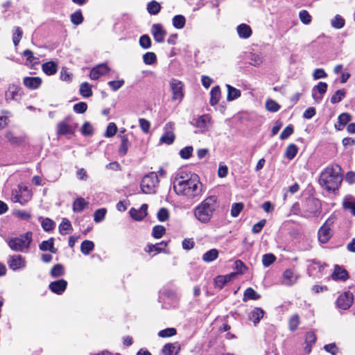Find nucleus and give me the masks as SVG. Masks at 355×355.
Here are the masks:
<instances>
[{
	"mask_svg": "<svg viewBox=\"0 0 355 355\" xmlns=\"http://www.w3.org/2000/svg\"><path fill=\"white\" fill-rule=\"evenodd\" d=\"M143 61L147 65H152L157 61L156 54L153 52H147L143 55Z\"/></svg>",
	"mask_w": 355,
	"mask_h": 355,
	"instance_id": "41",
	"label": "nucleus"
},
{
	"mask_svg": "<svg viewBox=\"0 0 355 355\" xmlns=\"http://www.w3.org/2000/svg\"><path fill=\"white\" fill-rule=\"evenodd\" d=\"M248 59L251 65L254 67L260 65L263 62V57L259 48L257 46L252 48L248 52Z\"/></svg>",
	"mask_w": 355,
	"mask_h": 355,
	"instance_id": "18",
	"label": "nucleus"
},
{
	"mask_svg": "<svg viewBox=\"0 0 355 355\" xmlns=\"http://www.w3.org/2000/svg\"><path fill=\"white\" fill-rule=\"evenodd\" d=\"M331 25L335 28H341L345 25V20L344 19L340 16L336 15L332 20H331Z\"/></svg>",
	"mask_w": 355,
	"mask_h": 355,
	"instance_id": "55",
	"label": "nucleus"
},
{
	"mask_svg": "<svg viewBox=\"0 0 355 355\" xmlns=\"http://www.w3.org/2000/svg\"><path fill=\"white\" fill-rule=\"evenodd\" d=\"M40 220H41V225L43 228V230L46 232H49L52 230L55 227L54 222L51 220L49 218H40Z\"/></svg>",
	"mask_w": 355,
	"mask_h": 355,
	"instance_id": "44",
	"label": "nucleus"
},
{
	"mask_svg": "<svg viewBox=\"0 0 355 355\" xmlns=\"http://www.w3.org/2000/svg\"><path fill=\"white\" fill-rule=\"evenodd\" d=\"M243 208V205L241 202L234 203L231 208V215L233 217H237Z\"/></svg>",
	"mask_w": 355,
	"mask_h": 355,
	"instance_id": "58",
	"label": "nucleus"
},
{
	"mask_svg": "<svg viewBox=\"0 0 355 355\" xmlns=\"http://www.w3.org/2000/svg\"><path fill=\"white\" fill-rule=\"evenodd\" d=\"M331 278L334 281L345 282L349 279V274L343 266L335 265Z\"/></svg>",
	"mask_w": 355,
	"mask_h": 355,
	"instance_id": "19",
	"label": "nucleus"
},
{
	"mask_svg": "<svg viewBox=\"0 0 355 355\" xmlns=\"http://www.w3.org/2000/svg\"><path fill=\"white\" fill-rule=\"evenodd\" d=\"M334 223V219L329 218L323 224V225L319 229L318 235L320 242L326 243L330 239L332 236L331 227Z\"/></svg>",
	"mask_w": 355,
	"mask_h": 355,
	"instance_id": "9",
	"label": "nucleus"
},
{
	"mask_svg": "<svg viewBox=\"0 0 355 355\" xmlns=\"http://www.w3.org/2000/svg\"><path fill=\"white\" fill-rule=\"evenodd\" d=\"M300 21L304 24H309L311 21V17L309 13L305 10H301L299 13Z\"/></svg>",
	"mask_w": 355,
	"mask_h": 355,
	"instance_id": "62",
	"label": "nucleus"
},
{
	"mask_svg": "<svg viewBox=\"0 0 355 355\" xmlns=\"http://www.w3.org/2000/svg\"><path fill=\"white\" fill-rule=\"evenodd\" d=\"M306 209L301 214L305 218H310L316 216L320 213V201L315 198H308L305 201Z\"/></svg>",
	"mask_w": 355,
	"mask_h": 355,
	"instance_id": "8",
	"label": "nucleus"
},
{
	"mask_svg": "<svg viewBox=\"0 0 355 355\" xmlns=\"http://www.w3.org/2000/svg\"><path fill=\"white\" fill-rule=\"evenodd\" d=\"M70 18L71 22L76 26L80 25L83 21V17L80 10L71 14Z\"/></svg>",
	"mask_w": 355,
	"mask_h": 355,
	"instance_id": "45",
	"label": "nucleus"
},
{
	"mask_svg": "<svg viewBox=\"0 0 355 355\" xmlns=\"http://www.w3.org/2000/svg\"><path fill=\"white\" fill-rule=\"evenodd\" d=\"M80 94L85 98L90 97L92 95V86L88 83H83L80 86Z\"/></svg>",
	"mask_w": 355,
	"mask_h": 355,
	"instance_id": "36",
	"label": "nucleus"
},
{
	"mask_svg": "<svg viewBox=\"0 0 355 355\" xmlns=\"http://www.w3.org/2000/svg\"><path fill=\"white\" fill-rule=\"evenodd\" d=\"M151 33L154 40L158 43L163 42L166 35V31L160 24H155L152 26Z\"/></svg>",
	"mask_w": 355,
	"mask_h": 355,
	"instance_id": "22",
	"label": "nucleus"
},
{
	"mask_svg": "<svg viewBox=\"0 0 355 355\" xmlns=\"http://www.w3.org/2000/svg\"><path fill=\"white\" fill-rule=\"evenodd\" d=\"M275 256L271 253L266 254L262 257V263L265 267L270 266L272 263L275 262Z\"/></svg>",
	"mask_w": 355,
	"mask_h": 355,
	"instance_id": "52",
	"label": "nucleus"
},
{
	"mask_svg": "<svg viewBox=\"0 0 355 355\" xmlns=\"http://www.w3.org/2000/svg\"><path fill=\"white\" fill-rule=\"evenodd\" d=\"M324 266L319 262L311 261L307 268V272L310 277H317L322 272Z\"/></svg>",
	"mask_w": 355,
	"mask_h": 355,
	"instance_id": "25",
	"label": "nucleus"
},
{
	"mask_svg": "<svg viewBox=\"0 0 355 355\" xmlns=\"http://www.w3.org/2000/svg\"><path fill=\"white\" fill-rule=\"evenodd\" d=\"M26 263L25 259L19 254L10 256L8 260V265L12 270L25 268Z\"/></svg>",
	"mask_w": 355,
	"mask_h": 355,
	"instance_id": "16",
	"label": "nucleus"
},
{
	"mask_svg": "<svg viewBox=\"0 0 355 355\" xmlns=\"http://www.w3.org/2000/svg\"><path fill=\"white\" fill-rule=\"evenodd\" d=\"M71 229V222L67 219L63 218L62 223L59 225V232L61 234H66L68 230Z\"/></svg>",
	"mask_w": 355,
	"mask_h": 355,
	"instance_id": "46",
	"label": "nucleus"
},
{
	"mask_svg": "<svg viewBox=\"0 0 355 355\" xmlns=\"http://www.w3.org/2000/svg\"><path fill=\"white\" fill-rule=\"evenodd\" d=\"M94 248V244L89 240L84 241L80 245V251L83 254L87 255Z\"/></svg>",
	"mask_w": 355,
	"mask_h": 355,
	"instance_id": "39",
	"label": "nucleus"
},
{
	"mask_svg": "<svg viewBox=\"0 0 355 355\" xmlns=\"http://www.w3.org/2000/svg\"><path fill=\"white\" fill-rule=\"evenodd\" d=\"M353 302V295L350 292H345L337 300L338 306L346 310L349 308Z\"/></svg>",
	"mask_w": 355,
	"mask_h": 355,
	"instance_id": "20",
	"label": "nucleus"
},
{
	"mask_svg": "<svg viewBox=\"0 0 355 355\" xmlns=\"http://www.w3.org/2000/svg\"><path fill=\"white\" fill-rule=\"evenodd\" d=\"M345 96V91L344 89L337 90L335 94L331 97V102L332 103H339L343 100Z\"/></svg>",
	"mask_w": 355,
	"mask_h": 355,
	"instance_id": "50",
	"label": "nucleus"
},
{
	"mask_svg": "<svg viewBox=\"0 0 355 355\" xmlns=\"http://www.w3.org/2000/svg\"><path fill=\"white\" fill-rule=\"evenodd\" d=\"M67 286V282L63 279L55 282H52L49 287V289L54 293L61 295L65 290Z\"/></svg>",
	"mask_w": 355,
	"mask_h": 355,
	"instance_id": "24",
	"label": "nucleus"
},
{
	"mask_svg": "<svg viewBox=\"0 0 355 355\" xmlns=\"http://www.w3.org/2000/svg\"><path fill=\"white\" fill-rule=\"evenodd\" d=\"M266 108L271 112H276L280 109V105L273 100H268L266 102Z\"/></svg>",
	"mask_w": 355,
	"mask_h": 355,
	"instance_id": "49",
	"label": "nucleus"
},
{
	"mask_svg": "<svg viewBox=\"0 0 355 355\" xmlns=\"http://www.w3.org/2000/svg\"><path fill=\"white\" fill-rule=\"evenodd\" d=\"M23 83L26 87L35 89L40 86L42 79L39 77H25L23 80Z\"/></svg>",
	"mask_w": 355,
	"mask_h": 355,
	"instance_id": "28",
	"label": "nucleus"
},
{
	"mask_svg": "<svg viewBox=\"0 0 355 355\" xmlns=\"http://www.w3.org/2000/svg\"><path fill=\"white\" fill-rule=\"evenodd\" d=\"M327 84L324 82H320L312 89V97L317 103L320 102L323 98V95L327 92Z\"/></svg>",
	"mask_w": 355,
	"mask_h": 355,
	"instance_id": "17",
	"label": "nucleus"
},
{
	"mask_svg": "<svg viewBox=\"0 0 355 355\" xmlns=\"http://www.w3.org/2000/svg\"><path fill=\"white\" fill-rule=\"evenodd\" d=\"M211 94V98H210V103L211 105H216L220 97V87L218 86H216L213 87L210 92Z\"/></svg>",
	"mask_w": 355,
	"mask_h": 355,
	"instance_id": "35",
	"label": "nucleus"
},
{
	"mask_svg": "<svg viewBox=\"0 0 355 355\" xmlns=\"http://www.w3.org/2000/svg\"><path fill=\"white\" fill-rule=\"evenodd\" d=\"M78 128V123L72 121L70 119L60 121L57 125V135L71 137L74 135Z\"/></svg>",
	"mask_w": 355,
	"mask_h": 355,
	"instance_id": "7",
	"label": "nucleus"
},
{
	"mask_svg": "<svg viewBox=\"0 0 355 355\" xmlns=\"http://www.w3.org/2000/svg\"><path fill=\"white\" fill-rule=\"evenodd\" d=\"M139 44L145 49H149L151 46V40L149 36L147 35L141 36L139 39Z\"/></svg>",
	"mask_w": 355,
	"mask_h": 355,
	"instance_id": "59",
	"label": "nucleus"
},
{
	"mask_svg": "<svg viewBox=\"0 0 355 355\" xmlns=\"http://www.w3.org/2000/svg\"><path fill=\"white\" fill-rule=\"evenodd\" d=\"M175 124L173 122H168L164 127V134L160 137L159 143L170 145L175 140Z\"/></svg>",
	"mask_w": 355,
	"mask_h": 355,
	"instance_id": "10",
	"label": "nucleus"
},
{
	"mask_svg": "<svg viewBox=\"0 0 355 355\" xmlns=\"http://www.w3.org/2000/svg\"><path fill=\"white\" fill-rule=\"evenodd\" d=\"M23 55L26 58L28 65H35L39 63V59L35 57L33 52L28 49L23 52Z\"/></svg>",
	"mask_w": 355,
	"mask_h": 355,
	"instance_id": "38",
	"label": "nucleus"
},
{
	"mask_svg": "<svg viewBox=\"0 0 355 355\" xmlns=\"http://www.w3.org/2000/svg\"><path fill=\"white\" fill-rule=\"evenodd\" d=\"M193 125L198 128V132H205L209 130L211 126V116L208 114L200 116L196 119Z\"/></svg>",
	"mask_w": 355,
	"mask_h": 355,
	"instance_id": "13",
	"label": "nucleus"
},
{
	"mask_svg": "<svg viewBox=\"0 0 355 355\" xmlns=\"http://www.w3.org/2000/svg\"><path fill=\"white\" fill-rule=\"evenodd\" d=\"M264 311L259 307L254 308L248 315V319L252 321L254 326H256L263 317Z\"/></svg>",
	"mask_w": 355,
	"mask_h": 355,
	"instance_id": "27",
	"label": "nucleus"
},
{
	"mask_svg": "<svg viewBox=\"0 0 355 355\" xmlns=\"http://www.w3.org/2000/svg\"><path fill=\"white\" fill-rule=\"evenodd\" d=\"M218 257V250L214 248V249H211L207 252H206L203 255H202V260L205 261V262H207V263H209V262H211L214 260H216Z\"/></svg>",
	"mask_w": 355,
	"mask_h": 355,
	"instance_id": "32",
	"label": "nucleus"
},
{
	"mask_svg": "<svg viewBox=\"0 0 355 355\" xmlns=\"http://www.w3.org/2000/svg\"><path fill=\"white\" fill-rule=\"evenodd\" d=\"M170 87L172 90L173 100L180 102L184 98L182 83L178 80L172 79L170 81Z\"/></svg>",
	"mask_w": 355,
	"mask_h": 355,
	"instance_id": "11",
	"label": "nucleus"
},
{
	"mask_svg": "<svg viewBox=\"0 0 355 355\" xmlns=\"http://www.w3.org/2000/svg\"><path fill=\"white\" fill-rule=\"evenodd\" d=\"M93 126L89 122H85L81 128V133L84 136H91L93 134Z\"/></svg>",
	"mask_w": 355,
	"mask_h": 355,
	"instance_id": "53",
	"label": "nucleus"
},
{
	"mask_svg": "<svg viewBox=\"0 0 355 355\" xmlns=\"http://www.w3.org/2000/svg\"><path fill=\"white\" fill-rule=\"evenodd\" d=\"M300 277V275L294 269H287L283 272L282 282L286 286H291L297 282Z\"/></svg>",
	"mask_w": 355,
	"mask_h": 355,
	"instance_id": "12",
	"label": "nucleus"
},
{
	"mask_svg": "<svg viewBox=\"0 0 355 355\" xmlns=\"http://www.w3.org/2000/svg\"><path fill=\"white\" fill-rule=\"evenodd\" d=\"M88 205V202L83 198H77L73 204V210L75 212L82 211Z\"/></svg>",
	"mask_w": 355,
	"mask_h": 355,
	"instance_id": "33",
	"label": "nucleus"
},
{
	"mask_svg": "<svg viewBox=\"0 0 355 355\" xmlns=\"http://www.w3.org/2000/svg\"><path fill=\"white\" fill-rule=\"evenodd\" d=\"M39 248L42 251H50L52 253H56L57 249L54 247V239L50 238L49 239L46 241H42L40 245Z\"/></svg>",
	"mask_w": 355,
	"mask_h": 355,
	"instance_id": "29",
	"label": "nucleus"
},
{
	"mask_svg": "<svg viewBox=\"0 0 355 355\" xmlns=\"http://www.w3.org/2000/svg\"><path fill=\"white\" fill-rule=\"evenodd\" d=\"M161 6L159 3L155 1H152L147 5L148 12L150 15H157L160 11Z\"/></svg>",
	"mask_w": 355,
	"mask_h": 355,
	"instance_id": "43",
	"label": "nucleus"
},
{
	"mask_svg": "<svg viewBox=\"0 0 355 355\" xmlns=\"http://www.w3.org/2000/svg\"><path fill=\"white\" fill-rule=\"evenodd\" d=\"M14 215L16 217L25 220H28L31 218V214L24 210H16L14 212Z\"/></svg>",
	"mask_w": 355,
	"mask_h": 355,
	"instance_id": "64",
	"label": "nucleus"
},
{
	"mask_svg": "<svg viewBox=\"0 0 355 355\" xmlns=\"http://www.w3.org/2000/svg\"><path fill=\"white\" fill-rule=\"evenodd\" d=\"M173 188L175 193L187 200H193L201 196L203 186L196 173L180 169L173 180Z\"/></svg>",
	"mask_w": 355,
	"mask_h": 355,
	"instance_id": "1",
	"label": "nucleus"
},
{
	"mask_svg": "<svg viewBox=\"0 0 355 355\" xmlns=\"http://www.w3.org/2000/svg\"><path fill=\"white\" fill-rule=\"evenodd\" d=\"M107 210L105 208L97 209L94 214V220L96 223H100L105 218Z\"/></svg>",
	"mask_w": 355,
	"mask_h": 355,
	"instance_id": "48",
	"label": "nucleus"
},
{
	"mask_svg": "<svg viewBox=\"0 0 355 355\" xmlns=\"http://www.w3.org/2000/svg\"><path fill=\"white\" fill-rule=\"evenodd\" d=\"M32 198V192L27 187L19 185L17 189L12 191L11 200L13 202H19L21 205H25Z\"/></svg>",
	"mask_w": 355,
	"mask_h": 355,
	"instance_id": "6",
	"label": "nucleus"
},
{
	"mask_svg": "<svg viewBox=\"0 0 355 355\" xmlns=\"http://www.w3.org/2000/svg\"><path fill=\"white\" fill-rule=\"evenodd\" d=\"M238 277V272H231L226 275H218L214 279L215 288L222 289L229 282L234 280Z\"/></svg>",
	"mask_w": 355,
	"mask_h": 355,
	"instance_id": "15",
	"label": "nucleus"
},
{
	"mask_svg": "<svg viewBox=\"0 0 355 355\" xmlns=\"http://www.w3.org/2000/svg\"><path fill=\"white\" fill-rule=\"evenodd\" d=\"M227 101H233L241 96V92L237 89L230 86V85H227Z\"/></svg>",
	"mask_w": 355,
	"mask_h": 355,
	"instance_id": "42",
	"label": "nucleus"
},
{
	"mask_svg": "<svg viewBox=\"0 0 355 355\" xmlns=\"http://www.w3.org/2000/svg\"><path fill=\"white\" fill-rule=\"evenodd\" d=\"M33 241V233L27 232L19 236L10 237L7 239L10 248L15 252H26L28 251Z\"/></svg>",
	"mask_w": 355,
	"mask_h": 355,
	"instance_id": "4",
	"label": "nucleus"
},
{
	"mask_svg": "<svg viewBox=\"0 0 355 355\" xmlns=\"http://www.w3.org/2000/svg\"><path fill=\"white\" fill-rule=\"evenodd\" d=\"M193 150L192 146L184 147L180 150V155L182 159H189L192 155Z\"/></svg>",
	"mask_w": 355,
	"mask_h": 355,
	"instance_id": "63",
	"label": "nucleus"
},
{
	"mask_svg": "<svg viewBox=\"0 0 355 355\" xmlns=\"http://www.w3.org/2000/svg\"><path fill=\"white\" fill-rule=\"evenodd\" d=\"M23 94L22 89L20 86L11 84L8 86L5 94V98L7 101H19Z\"/></svg>",
	"mask_w": 355,
	"mask_h": 355,
	"instance_id": "14",
	"label": "nucleus"
},
{
	"mask_svg": "<svg viewBox=\"0 0 355 355\" xmlns=\"http://www.w3.org/2000/svg\"><path fill=\"white\" fill-rule=\"evenodd\" d=\"M22 31L19 27H15L13 31L12 40L15 46H17L21 39Z\"/></svg>",
	"mask_w": 355,
	"mask_h": 355,
	"instance_id": "56",
	"label": "nucleus"
},
{
	"mask_svg": "<svg viewBox=\"0 0 355 355\" xmlns=\"http://www.w3.org/2000/svg\"><path fill=\"white\" fill-rule=\"evenodd\" d=\"M217 197L210 196L202 201L193 209L195 218L202 223H208L217 207Z\"/></svg>",
	"mask_w": 355,
	"mask_h": 355,
	"instance_id": "3",
	"label": "nucleus"
},
{
	"mask_svg": "<svg viewBox=\"0 0 355 355\" xmlns=\"http://www.w3.org/2000/svg\"><path fill=\"white\" fill-rule=\"evenodd\" d=\"M148 205L143 204L139 209L131 208L129 213L135 220L140 221L147 215Z\"/></svg>",
	"mask_w": 355,
	"mask_h": 355,
	"instance_id": "23",
	"label": "nucleus"
},
{
	"mask_svg": "<svg viewBox=\"0 0 355 355\" xmlns=\"http://www.w3.org/2000/svg\"><path fill=\"white\" fill-rule=\"evenodd\" d=\"M180 351V345L178 343H167L162 349L164 355H177Z\"/></svg>",
	"mask_w": 355,
	"mask_h": 355,
	"instance_id": "26",
	"label": "nucleus"
},
{
	"mask_svg": "<svg viewBox=\"0 0 355 355\" xmlns=\"http://www.w3.org/2000/svg\"><path fill=\"white\" fill-rule=\"evenodd\" d=\"M158 183L159 179L157 175L154 172L150 173L142 178L140 184L141 189L142 192L146 194L155 193Z\"/></svg>",
	"mask_w": 355,
	"mask_h": 355,
	"instance_id": "5",
	"label": "nucleus"
},
{
	"mask_svg": "<svg viewBox=\"0 0 355 355\" xmlns=\"http://www.w3.org/2000/svg\"><path fill=\"white\" fill-rule=\"evenodd\" d=\"M177 334V331L175 328L169 327L161 330L158 332V336L161 338H168L175 336Z\"/></svg>",
	"mask_w": 355,
	"mask_h": 355,
	"instance_id": "47",
	"label": "nucleus"
},
{
	"mask_svg": "<svg viewBox=\"0 0 355 355\" xmlns=\"http://www.w3.org/2000/svg\"><path fill=\"white\" fill-rule=\"evenodd\" d=\"M42 70L46 75L51 76L57 72L58 65L55 62H47L42 64Z\"/></svg>",
	"mask_w": 355,
	"mask_h": 355,
	"instance_id": "31",
	"label": "nucleus"
},
{
	"mask_svg": "<svg viewBox=\"0 0 355 355\" xmlns=\"http://www.w3.org/2000/svg\"><path fill=\"white\" fill-rule=\"evenodd\" d=\"M166 229L162 225H156L153 227L152 235L155 239H160L165 233Z\"/></svg>",
	"mask_w": 355,
	"mask_h": 355,
	"instance_id": "51",
	"label": "nucleus"
},
{
	"mask_svg": "<svg viewBox=\"0 0 355 355\" xmlns=\"http://www.w3.org/2000/svg\"><path fill=\"white\" fill-rule=\"evenodd\" d=\"M343 207L345 209H349L355 216V199L351 196L345 197L343 201Z\"/></svg>",
	"mask_w": 355,
	"mask_h": 355,
	"instance_id": "30",
	"label": "nucleus"
},
{
	"mask_svg": "<svg viewBox=\"0 0 355 355\" xmlns=\"http://www.w3.org/2000/svg\"><path fill=\"white\" fill-rule=\"evenodd\" d=\"M300 323V318L297 315H293L288 322L289 329L291 331H293L297 329Z\"/></svg>",
	"mask_w": 355,
	"mask_h": 355,
	"instance_id": "60",
	"label": "nucleus"
},
{
	"mask_svg": "<svg viewBox=\"0 0 355 355\" xmlns=\"http://www.w3.org/2000/svg\"><path fill=\"white\" fill-rule=\"evenodd\" d=\"M298 152L297 146L294 144H291L286 148L285 151V157L288 159H293Z\"/></svg>",
	"mask_w": 355,
	"mask_h": 355,
	"instance_id": "37",
	"label": "nucleus"
},
{
	"mask_svg": "<svg viewBox=\"0 0 355 355\" xmlns=\"http://www.w3.org/2000/svg\"><path fill=\"white\" fill-rule=\"evenodd\" d=\"M157 218L160 222H164L168 219L169 212L166 208L160 209L157 214Z\"/></svg>",
	"mask_w": 355,
	"mask_h": 355,
	"instance_id": "61",
	"label": "nucleus"
},
{
	"mask_svg": "<svg viewBox=\"0 0 355 355\" xmlns=\"http://www.w3.org/2000/svg\"><path fill=\"white\" fill-rule=\"evenodd\" d=\"M120 137L121 139V143L120 145V147L119 148V154L121 156H124L126 155L128 148H129V140L127 136L125 135H120Z\"/></svg>",
	"mask_w": 355,
	"mask_h": 355,
	"instance_id": "34",
	"label": "nucleus"
},
{
	"mask_svg": "<svg viewBox=\"0 0 355 355\" xmlns=\"http://www.w3.org/2000/svg\"><path fill=\"white\" fill-rule=\"evenodd\" d=\"M64 273L63 266L61 264L55 265L51 270V275L53 277H58Z\"/></svg>",
	"mask_w": 355,
	"mask_h": 355,
	"instance_id": "57",
	"label": "nucleus"
},
{
	"mask_svg": "<svg viewBox=\"0 0 355 355\" xmlns=\"http://www.w3.org/2000/svg\"><path fill=\"white\" fill-rule=\"evenodd\" d=\"M342 168L338 164L327 166L320 175V184L329 192H335L342 182Z\"/></svg>",
	"mask_w": 355,
	"mask_h": 355,
	"instance_id": "2",
	"label": "nucleus"
},
{
	"mask_svg": "<svg viewBox=\"0 0 355 355\" xmlns=\"http://www.w3.org/2000/svg\"><path fill=\"white\" fill-rule=\"evenodd\" d=\"M110 71V68L106 64H101L94 67L89 73L92 80H98L101 76L106 75Z\"/></svg>",
	"mask_w": 355,
	"mask_h": 355,
	"instance_id": "21",
	"label": "nucleus"
},
{
	"mask_svg": "<svg viewBox=\"0 0 355 355\" xmlns=\"http://www.w3.org/2000/svg\"><path fill=\"white\" fill-rule=\"evenodd\" d=\"M117 131V127L114 123H110L107 127L106 132L105 133V137H114Z\"/></svg>",
	"mask_w": 355,
	"mask_h": 355,
	"instance_id": "54",
	"label": "nucleus"
},
{
	"mask_svg": "<svg viewBox=\"0 0 355 355\" xmlns=\"http://www.w3.org/2000/svg\"><path fill=\"white\" fill-rule=\"evenodd\" d=\"M172 21L173 26L178 29L183 28L186 22L185 17L182 15H175Z\"/></svg>",
	"mask_w": 355,
	"mask_h": 355,
	"instance_id": "40",
	"label": "nucleus"
}]
</instances>
